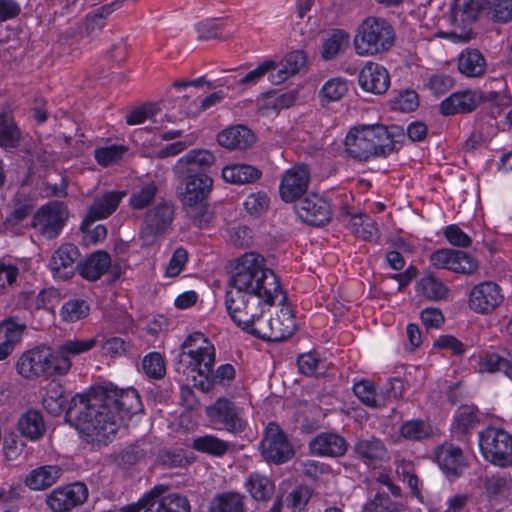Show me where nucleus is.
<instances>
[{
    "mask_svg": "<svg viewBox=\"0 0 512 512\" xmlns=\"http://www.w3.org/2000/svg\"><path fill=\"white\" fill-rule=\"evenodd\" d=\"M228 289L260 294L266 305L282 303L286 298L275 273L266 268L264 258L254 252L245 253L236 260Z\"/></svg>",
    "mask_w": 512,
    "mask_h": 512,
    "instance_id": "3",
    "label": "nucleus"
},
{
    "mask_svg": "<svg viewBox=\"0 0 512 512\" xmlns=\"http://www.w3.org/2000/svg\"><path fill=\"white\" fill-rule=\"evenodd\" d=\"M404 129L398 125H362L352 128L345 138V151L359 161L387 156L395 150L398 138L404 137Z\"/></svg>",
    "mask_w": 512,
    "mask_h": 512,
    "instance_id": "4",
    "label": "nucleus"
},
{
    "mask_svg": "<svg viewBox=\"0 0 512 512\" xmlns=\"http://www.w3.org/2000/svg\"><path fill=\"white\" fill-rule=\"evenodd\" d=\"M98 343L97 337L88 339H69L54 348L58 361V368L62 376L68 374L72 367L71 358L93 349Z\"/></svg>",
    "mask_w": 512,
    "mask_h": 512,
    "instance_id": "26",
    "label": "nucleus"
},
{
    "mask_svg": "<svg viewBox=\"0 0 512 512\" xmlns=\"http://www.w3.org/2000/svg\"><path fill=\"white\" fill-rule=\"evenodd\" d=\"M15 370L27 380L62 377L54 348L48 345H38L22 352L15 362Z\"/></svg>",
    "mask_w": 512,
    "mask_h": 512,
    "instance_id": "7",
    "label": "nucleus"
},
{
    "mask_svg": "<svg viewBox=\"0 0 512 512\" xmlns=\"http://www.w3.org/2000/svg\"><path fill=\"white\" fill-rule=\"evenodd\" d=\"M297 216L311 226H324L332 217L329 202L316 193L306 195L295 206Z\"/></svg>",
    "mask_w": 512,
    "mask_h": 512,
    "instance_id": "19",
    "label": "nucleus"
},
{
    "mask_svg": "<svg viewBox=\"0 0 512 512\" xmlns=\"http://www.w3.org/2000/svg\"><path fill=\"white\" fill-rule=\"evenodd\" d=\"M174 219V207L167 202H161L149 209L145 215L139 238L142 247L153 245L170 227Z\"/></svg>",
    "mask_w": 512,
    "mask_h": 512,
    "instance_id": "11",
    "label": "nucleus"
},
{
    "mask_svg": "<svg viewBox=\"0 0 512 512\" xmlns=\"http://www.w3.org/2000/svg\"><path fill=\"white\" fill-rule=\"evenodd\" d=\"M80 256L78 248L74 244H62L55 250L49 260L48 267L54 278L68 280L78 270L76 261Z\"/></svg>",
    "mask_w": 512,
    "mask_h": 512,
    "instance_id": "25",
    "label": "nucleus"
},
{
    "mask_svg": "<svg viewBox=\"0 0 512 512\" xmlns=\"http://www.w3.org/2000/svg\"><path fill=\"white\" fill-rule=\"evenodd\" d=\"M150 454L148 445L145 442L128 445L115 455V463L118 467L127 469L140 463Z\"/></svg>",
    "mask_w": 512,
    "mask_h": 512,
    "instance_id": "42",
    "label": "nucleus"
},
{
    "mask_svg": "<svg viewBox=\"0 0 512 512\" xmlns=\"http://www.w3.org/2000/svg\"><path fill=\"white\" fill-rule=\"evenodd\" d=\"M444 236L451 245L456 247L466 248L472 243L470 236L455 224L448 225L445 228Z\"/></svg>",
    "mask_w": 512,
    "mask_h": 512,
    "instance_id": "64",
    "label": "nucleus"
},
{
    "mask_svg": "<svg viewBox=\"0 0 512 512\" xmlns=\"http://www.w3.org/2000/svg\"><path fill=\"white\" fill-rule=\"evenodd\" d=\"M158 107L154 103L143 105L126 116V122L129 125H137L145 122L148 119L153 118L158 112Z\"/></svg>",
    "mask_w": 512,
    "mask_h": 512,
    "instance_id": "63",
    "label": "nucleus"
},
{
    "mask_svg": "<svg viewBox=\"0 0 512 512\" xmlns=\"http://www.w3.org/2000/svg\"><path fill=\"white\" fill-rule=\"evenodd\" d=\"M259 449L266 461L275 464H283L294 456V449L286 434L275 422L267 425Z\"/></svg>",
    "mask_w": 512,
    "mask_h": 512,
    "instance_id": "12",
    "label": "nucleus"
},
{
    "mask_svg": "<svg viewBox=\"0 0 512 512\" xmlns=\"http://www.w3.org/2000/svg\"><path fill=\"white\" fill-rule=\"evenodd\" d=\"M69 211L60 201H51L41 206L33 216L32 226L47 239L56 238L62 231Z\"/></svg>",
    "mask_w": 512,
    "mask_h": 512,
    "instance_id": "13",
    "label": "nucleus"
},
{
    "mask_svg": "<svg viewBox=\"0 0 512 512\" xmlns=\"http://www.w3.org/2000/svg\"><path fill=\"white\" fill-rule=\"evenodd\" d=\"M347 226L353 234L368 241H371L377 233L375 221L363 214L353 215Z\"/></svg>",
    "mask_w": 512,
    "mask_h": 512,
    "instance_id": "49",
    "label": "nucleus"
},
{
    "mask_svg": "<svg viewBox=\"0 0 512 512\" xmlns=\"http://www.w3.org/2000/svg\"><path fill=\"white\" fill-rule=\"evenodd\" d=\"M295 329V318L291 310L283 307L275 316L267 319L260 316L249 334L265 341L279 342L291 337Z\"/></svg>",
    "mask_w": 512,
    "mask_h": 512,
    "instance_id": "10",
    "label": "nucleus"
},
{
    "mask_svg": "<svg viewBox=\"0 0 512 512\" xmlns=\"http://www.w3.org/2000/svg\"><path fill=\"white\" fill-rule=\"evenodd\" d=\"M17 427L22 436L32 441L40 439L46 431L42 413L34 409L21 415Z\"/></svg>",
    "mask_w": 512,
    "mask_h": 512,
    "instance_id": "37",
    "label": "nucleus"
},
{
    "mask_svg": "<svg viewBox=\"0 0 512 512\" xmlns=\"http://www.w3.org/2000/svg\"><path fill=\"white\" fill-rule=\"evenodd\" d=\"M215 162V156L205 149H193L181 157L175 167V173H205Z\"/></svg>",
    "mask_w": 512,
    "mask_h": 512,
    "instance_id": "29",
    "label": "nucleus"
},
{
    "mask_svg": "<svg viewBox=\"0 0 512 512\" xmlns=\"http://www.w3.org/2000/svg\"><path fill=\"white\" fill-rule=\"evenodd\" d=\"M88 498L85 484L75 482L55 488L46 498L48 507L53 512H70L81 506Z\"/></svg>",
    "mask_w": 512,
    "mask_h": 512,
    "instance_id": "16",
    "label": "nucleus"
},
{
    "mask_svg": "<svg viewBox=\"0 0 512 512\" xmlns=\"http://www.w3.org/2000/svg\"><path fill=\"white\" fill-rule=\"evenodd\" d=\"M244 487L255 501L264 503L271 500L275 490L273 481L258 472L251 473L246 478Z\"/></svg>",
    "mask_w": 512,
    "mask_h": 512,
    "instance_id": "36",
    "label": "nucleus"
},
{
    "mask_svg": "<svg viewBox=\"0 0 512 512\" xmlns=\"http://www.w3.org/2000/svg\"><path fill=\"white\" fill-rule=\"evenodd\" d=\"M119 6L120 4L118 2L106 4L88 14L86 18L87 32L89 34H93L95 32L101 31L105 25V19L115 10L116 7Z\"/></svg>",
    "mask_w": 512,
    "mask_h": 512,
    "instance_id": "53",
    "label": "nucleus"
},
{
    "mask_svg": "<svg viewBox=\"0 0 512 512\" xmlns=\"http://www.w3.org/2000/svg\"><path fill=\"white\" fill-rule=\"evenodd\" d=\"M145 374L154 379H161L165 375V364L162 356L157 352L147 354L142 360Z\"/></svg>",
    "mask_w": 512,
    "mask_h": 512,
    "instance_id": "60",
    "label": "nucleus"
},
{
    "mask_svg": "<svg viewBox=\"0 0 512 512\" xmlns=\"http://www.w3.org/2000/svg\"><path fill=\"white\" fill-rule=\"evenodd\" d=\"M157 192L158 187L154 182L146 183L139 190L131 194L129 205L132 209L141 210L153 201Z\"/></svg>",
    "mask_w": 512,
    "mask_h": 512,
    "instance_id": "56",
    "label": "nucleus"
},
{
    "mask_svg": "<svg viewBox=\"0 0 512 512\" xmlns=\"http://www.w3.org/2000/svg\"><path fill=\"white\" fill-rule=\"evenodd\" d=\"M297 364L300 372L307 376L323 375L327 369L326 362L311 352L300 355Z\"/></svg>",
    "mask_w": 512,
    "mask_h": 512,
    "instance_id": "52",
    "label": "nucleus"
},
{
    "mask_svg": "<svg viewBox=\"0 0 512 512\" xmlns=\"http://www.w3.org/2000/svg\"><path fill=\"white\" fill-rule=\"evenodd\" d=\"M485 100L479 90L464 89L450 94L439 104V111L444 116L468 114L475 111Z\"/></svg>",
    "mask_w": 512,
    "mask_h": 512,
    "instance_id": "23",
    "label": "nucleus"
},
{
    "mask_svg": "<svg viewBox=\"0 0 512 512\" xmlns=\"http://www.w3.org/2000/svg\"><path fill=\"white\" fill-rule=\"evenodd\" d=\"M504 300L501 287L493 281H485L472 288L469 307L476 313H492Z\"/></svg>",
    "mask_w": 512,
    "mask_h": 512,
    "instance_id": "22",
    "label": "nucleus"
},
{
    "mask_svg": "<svg viewBox=\"0 0 512 512\" xmlns=\"http://www.w3.org/2000/svg\"><path fill=\"white\" fill-rule=\"evenodd\" d=\"M482 0H454L451 7V22L454 26L462 27L471 24L477 19L480 10H483Z\"/></svg>",
    "mask_w": 512,
    "mask_h": 512,
    "instance_id": "34",
    "label": "nucleus"
},
{
    "mask_svg": "<svg viewBox=\"0 0 512 512\" xmlns=\"http://www.w3.org/2000/svg\"><path fill=\"white\" fill-rule=\"evenodd\" d=\"M111 266L110 255L102 250L92 253L77 265L80 276L88 281H97Z\"/></svg>",
    "mask_w": 512,
    "mask_h": 512,
    "instance_id": "30",
    "label": "nucleus"
},
{
    "mask_svg": "<svg viewBox=\"0 0 512 512\" xmlns=\"http://www.w3.org/2000/svg\"><path fill=\"white\" fill-rule=\"evenodd\" d=\"M254 134L245 126H232L221 131L217 136L218 143L228 149H246L254 143Z\"/></svg>",
    "mask_w": 512,
    "mask_h": 512,
    "instance_id": "32",
    "label": "nucleus"
},
{
    "mask_svg": "<svg viewBox=\"0 0 512 512\" xmlns=\"http://www.w3.org/2000/svg\"><path fill=\"white\" fill-rule=\"evenodd\" d=\"M264 296L235 289H227L225 306L233 322L247 333L264 314Z\"/></svg>",
    "mask_w": 512,
    "mask_h": 512,
    "instance_id": "8",
    "label": "nucleus"
},
{
    "mask_svg": "<svg viewBox=\"0 0 512 512\" xmlns=\"http://www.w3.org/2000/svg\"><path fill=\"white\" fill-rule=\"evenodd\" d=\"M215 348L210 340L201 332L187 336L182 343L180 352L175 359L176 371L185 374L187 371L197 372L203 379L194 383L202 392L210 391L214 385H228L235 377V369L231 364H223L213 373Z\"/></svg>",
    "mask_w": 512,
    "mask_h": 512,
    "instance_id": "2",
    "label": "nucleus"
},
{
    "mask_svg": "<svg viewBox=\"0 0 512 512\" xmlns=\"http://www.w3.org/2000/svg\"><path fill=\"white\" fill-rule=\"evenodd\" d=\"M417 290L430 300L444 299L448 293L447 286L434 274L426 273L417 282Z\"/></svg>",
    "mask_w": 512,
    "mask_h": 512,
    "instance_id": "43",
    "label": "nucleus"
},
{
    "mask_svg": "<svg viewBox=\"0 0 512 512\" xmlns=\"http://www.w3.org/2000/svg\"><path fill=\"white\" fill-rule=\"evenodd\" d=\"M89 310V304L85 300L75 298L68 300L62 305L60 315L64 322L74 323L86 318Z\"/></svg>",
    "mask_w": 512,
    "mask_h": 512,
    "instance_id": "47",
    "label": "nucleus"
},
{
    "mask_svg": "<svg viewBox=\"0 0 512 512\" xmlns=\"http://www.w3.org/2000/svg\"><path fill=\"white\" fill-rule=\"evenodd\" d=\"M399 433L407 440L421 441L429 438L433 429L427 422L420 419L405 421L399 428Z\"/></svg>",
    "mask_w": 512,
    "mask_h": 512,
    "instance_id": "46",
    "label": "nucleus"
},
{
    "mask_svg": "<svg viewBox=\"0 0 512 512\" xmlns=\"http://www.w3.org/2000/svg\"><path fill=\"white\" fill-rule=\"evenodd\" d=\"M403 385L400 379L394 378L390 381V387L385 392L377 393L375 385L369 380H360L353 386V392L359 401L370 408H381L391 397L402 396Z\"/></svg>",
    "mask_w": 512,
    "mask_h": 512,
    "instance_id": "18",
    "label": "nucleus"
},
{
    "mask_svg": "<svg viewBox=\"0 0 512 512\" xmlns=\"http://www.w3.org/2000/svg\"><path fill=\"white\" fill-rule=\"evenodd\" d=\"M367 512H403L402 504L393 501L386 493H377L366 504Z\"/></svg>",
    "mask_w": 512,
    "mask_h": 512,
    "instance_id": "58",
    "label": "nucleus"
},
{
    "mask_svg": "<svg viewBox=\"0 0 512 512\" xmlns=\"http://www.w3.org/2000/svg\"><path fill=\"white\" fill-rule=\"evenodd\" d=\"M27 329L25 322L17 316H10L0 322V341L17 346Z\"/></svg>",
    "mask_w": 512,
    "mask_h": 512,
    "instance_id": "44",
    "label": "nucleus"
},
{
    "mask_svg": "<svg viewBox=\"0 0 512 512\" xmlns=\"http://www.w3.org/2000/svg\"><path fill=\"white\" fill-rule=\"evenodd\" d=\"M312 491L308 486H298L287 496V504L293 510L301 511L309 502Z\"/></svg>",
    "mask_w": 512,
    "mask_h": 512,
    "instance_id": "62",
    "label": "nucleus"
},
{
    "mask_svg": "<svg viewBox=\"0 0 512 512\" xmlns=\"http://www.w3.org/2000/svg\"><path fill=\"white\" fill-rule=\"evenodd\" d=\"M141 410L142 403L135 389H118L108 384L95 387L87 394L73 396L65 418L75 425L87 442L102 446L115 436L124 416Z\"/></svg>",
    "mask_w": 512,
    "mask_h": 512,
    "instance_id": "1",
    "label": "nucleus"
},
{
    "mask_svg": "<svg viewBox=\"0 0 512 512\" xmlns=\"http://www.w3.org/2000/svg\"><path fill=\"white\" fill-rule=\"evenodd\" d=\"M262 172L255 166L248 164H232L222 169V178L231 184H249L259 180Z\"/></svg>",
    "mask_w": 512,
    "mask_h": 512,
    "instance_id": "38",
    "label": "nucleus"
},
{
    "mask_svg": "<svg viewBox=\"0 0 512 512\" xmlns=\"http://www.w3.org/2000/svg\"><path fill=\"white\" fill-rule=\"evenodd\" d=\"M206 415L214 424H220L228 432L237 434L245 430L246 421L241 417L238 407L227 398H219L206 408Z\"/></svg>",
    "mask_w": 512,
    "mask_h": 512,
    "instance_id": "17",
    "label": "nucleus"
},
{
    "mask_svg": "<svg viewBox=\"0 0 512 512\" xmlns=\"http://www.w3.org/2000/svg\"><path fill=\"white\" fill-rule=\"evenodd\" d=\"M353 451L358 458L369 463L382 461L387 455L384 442L375 436L357 438L353 445Z\"/></svg>",
    "mask_w": 512,
    "mask_h": 512,
    "instance_id": "31",
    "label": "nucleus"
},
{
    "mask_svg": "<svg viewBox=\"0 0 512 512\" xmlns=\"http://www.w3.org/2000/svg\"><path fill=\"white\" fill-rule=\"evenodd\" d=\"M349 34L342 29H333L323 40L321 56L333 60L349 46Z\"/></svg>",
    "mask_w": 512,
    "mask_h": 512,
    "instance_id": "40",
    "label": "nucleus"
},
{
    "mask_svg": "<svg viewBox=\"0 0 512 512\" xmlns=\"http://www.w3.org/2000/svg\"><path fill=\"white\" fill-rule=\"evenodd\" d=\"M481 371H487L490 373L503 372L505 375L510 376L512 372L511 361L504 356L497 353L486 354L480 360Z\"/></svg>",
    "mask_w": 512,
    "mask_h": 512,
    "instance_id": "55",
    "label": "nucleus"
},
{
    "mask_svg": "<svg viewBox=\"0 0 512 512\" xmlns=\"http://www.w3.org/2000/svg\"><path fill=\"white\" fill-rule=\"evenodd\" d=\"M127 148L124 145H109L95 150V159L103 167L117 163L126 153Z\"/></svg>",
    "mask_w": 512,
    "mask_h": 512,
    "instance_id": "57",
    "label": "nucleus"
},
{
    "mask_svg": "<svg viewBox=\"0 0 512 512\" xmlns=\"http://www.w3.org/2000/svg\"><path fill=\"white\" fill-rule=\"evenodd\" d=\"M483 10L495 22L507 23L512 20V0H485Z\"/></svg>",
    "mask_w": 512,
    "mask_h": 512,
    "instance_id": "48",
    "label": "nucleus"
},
{
    "mask_svg": "<svg viewBox=\"0 0 512 512\" xmlns=\"http://www.w3.org/2000/svg\"><path fill=\"white\" fill-rule=\"evenodd\" d=\"M486 68V59L477 49H466L458 57V70L466 77H481L485 74Z\"/></svg>",
    "mask_w": 512,
    "mask_h": 512,
    "instance_id": "33",
    "label": "nucleus"
},
{
    "mask_svg": "<svg viewBox=\"0 0 512 512\" xmlns=\"http://www.w3.org/2000/svg\"><path fill=\"white\" fill-rule=\"evenodd\" d=\"M392 25L380 17H368L359 26L354 37L358 55H376L387 52L395 43Z\"/></svg>",
    "mask_w": 512,
    "mask_h": 512,
    "instance_id": "6",
    "label": "nucleus"
},
{
    "mask_svg": "<svg viewBox=\"0 0 512 512\" xmlns=\"http://www.w3.org/2000/svg\"><path fill=\"white\" fill-rule=\"evenodd\" d=\"M455 84L454 78L444 73H436L429 77L426 86L433 95L439 97L450 91Z\"/></svg>",
    "mask_w": 512,
    "mask_h": 512,
    "instance_id": "61",
    "label": "nucleus"
},
{
    "mask_svg": "<svg viewBox=\"0 0 512 512\" xmlns=\"http://www.w3.org/2000/svg\"><path fill=\"white\" fill-rule=\"evenodd\" d=\"M431 264L438 269L470 275L478 268V263L470 254L454 249H439L430 256Z\"/></svg>",
    "mask_w": 512,
    "mask_h": 512,
    "instance_id": "20",
    "label": "nucleus"
},
{
    "mask_svg": "<svg viewBox=\"0 0 512 512\" xmlns=\"http://www.w3.org/2000/svg\"><path fill=\"white\" fill-rule=\"evenodd\" d=\"M21 131L8 111H0V147L6 150L20 145Z\"/></svg>",
    "mask_w": 512,
    "mask_h": 512,
    "instance_id": "39",
    "label": "nucleus"
},
{
    "mask_svg": "<svg viewBox=\"0 0 512 512\" xmlns=\"http://www.w3.org/2000/svg\"><path fill=\"white\" fill-rule=\"evenodd\" d=\"M479 448L485 460L495 466H512V435L502 428L487 427L479 433Z\"/></svg>",
    "mask_w": 512,
    "mask_h": 512,
    "instance_id": "9",
    "label": "nucleus"
},
{
    "mask_svg": "<svg viewBox=\"0 0 512 512\" xmlns=\"http://www.w3.org/2000/svg\"><path fill=\"white\" fill-rule=\"evenodd\" d=\"M211 512H246L245 496L239 492L216 495L210 505Z\"/></svg>",
    "mask_w": 512,
    "mask_h": 512,
    "instance_id": "41",
    "label": "nucleus"
},
{
    "mask_svg": "<svg viewBox=\"0 0 512 512\" xmlns=\"http://www.w3.org/2000/svg\"><path fill=\"white\" fill-rule=\"evenodd\" d=\"M484 487L487 493L493 497H507L512 492V479L505 475H492L486 477Z\"/></svg>",
    "mask_w": 512,
    "mask_h": 512,
    "instance_id": "54",
    "label": "nucleus"
},
{
    "mask_svg": "<svg viewBox=\"0 0 512 512\" xmlns=\"http://www.w3.org/2000/svg\"><path fill=\"white\" fill-rule=\"evenodd\" d=\"M269 197L266 192L251 193L244 201V208L251 216L259 217L269 207Z\"/></svg>",
    "mask_w": 512,
    "mask_h": 512,
    "instance_id": "59",
    "label": "nucleus"
},
{
    "mask_svg": "<svg viewBox=\"0 0 512 512\" xmlns=\"http://www.w3.org/2000/svg\"><path fill=\"white\" fill-rule=\"evenodd\" d=\"M125 195V191L112 190L95 197L93 203L88 209L86 217L81 223V230L88 231L89 226L93 222L105 219L112 215Z\"/></svg>",
    "mask_w": 512,
    "mask_h": 512,
    "instance_id": "24",
    "label": "nucleus"
},
{
    "mask_svg": "<svg viewBox=\"0 0 512 512\" xmlns=\"http://www.w3.org/2000/svg\"><path fill=\"white\" fill-rule=\"evenodd\" d=\"M193 448L213 456H222L228 450V443L212 435L197 437L193 440Z\"/></svg>",
    "mask_w": 512,
    "mask_h": 512,
    "instance_id": "50",
    "label": "nucleus"
},
{
    "mask_svg": "<svg viewBox=\"0 0 512 512\" xmlns=\"http://www.w3.org/2000/svg\"><path fill=\"white\" fill-rule=\"evenodd\" d=\"M311 182V171L308 165L298 163L287 169L280 180L279 195L285 203H292L306 194Z\"/></svg>",
    "mask_w": 512,
    "mask_h": 512,
    "instance_id": "14",
    "label": "nucleus"
},
{
    "mask_svg": "<svg viewBox=\"0 0 512 512\" xmlns=\"http://www.w3.org/2000/svg\"><path fill=\"white\" fill-rule=\"evenodd\" d=\"M348 91L347 82L343 78L329 79L319 91L322 102L339 101Z\"/></svg>",
    "mask_w": 512,
    "mask_h": 512,
    "instance_id": "51",
    "label": "nucleus"
},
{
    "mask_svg": "<svg viewBox=\"0 0 512 512\" xmlns=\"http://www.w3.org/2000/svg\"><path fill=\"white\" fill-rule=\"evenodd\" d=\"M478 409L474 406H461L454 415L452 424L453 431L459 434H466L479 422Z\"/></svg>",
    "mask_w": 512,
    "mask_h": 512,
    "instance_id": "45",
    "label": "nucleus"
},
{
    "mask_svg": "<svg viewBox=\"0 0 512 512\" xmlns=\"http://www.w3.org/2000/svg\"><path fill=\"white\" fill-rule=\"evenodd\" d=\"M166 488L153 487L141 499L143 512H190V503L185 496L177 493L163 495Z\"/></svg>",
    "mask_w": 512,
    "mask_h": 512,
    "instance_id": "15",
    "label": "nucleus"
},
{
    "mask_svg": "<svg viewBox=\"0 0 512 512\" xmlns=\"http://www.w3.org/2000/svg\"><path fill=\"white\" fill-rule=\"evenodd\" d=\"M62 470L57 465H45L33 469L25 478V485L32 490H44L60 478Z\"/></svg>",
    "mask_w": 512,
    "mask_h": 512,
    "instance_id": "35",
    "label": "nucleus"
},
{
    "mask_svg": "<svg viewBox=\"0 0 512 512\" xmlns=\"http://www.w3.org/2000/svg\"><path fill=\"white\" fill-rule=\"evenodd\" d=\"M434 459L449 480L460 477L468 467L462 449L450 442H444L435 448Z\"/></svg>",
    "mask_w": 512,
    "mask_h": 512,
    "instance_id": "21",
    "label": "nucleus"
},
{
    "mask_svg": "<svg viewBox=\"0 0 512 512\" xmlns=\"http://www.w3.org/2000/svg\"><path fill=\"white\" fill-rule=\"evenodd\" d=\"M311 454L320 457L337 458L345 455L348 450L346 439L334 432H322L309 442Z\"/></svg>",
    "mask_w": 512,
    "mask_h": 512,
    "instance_id": "28",
    "label": "nucleus"
},
{
    "mask_svg": "<svg viewBox=\"0 0 512 512\" xmlns=\"http://www.w3.org/2000/svg\"><path fill=\"white\" fill-rule=\"evenodd\" d=\"M358 83L364 91L382 95L390 86V75L383 65L368 62L359 73Z\"/></svg>",
    "mask_w": 512,
    "mask_h": 512,
    "instance_id": "27",
    "label": "nucleus"
},
{
    "mask_svg": "<svg viewBox=\"0 0 512 512\" xmlns=\"http://www.w3.org/2000/svg\"><path fill=\"white\" fill-rule=\"evenodd\" d=\"M176 174L183 186L179 199L186 216L199 228L207 226L213 218L208 203L213 179L206 173Z\"/></svg>",
    "mask_w": 512,
    "mask_h": 512,
    "instance_id": "5",
    "label": "nucleus"
}]
</instances>
